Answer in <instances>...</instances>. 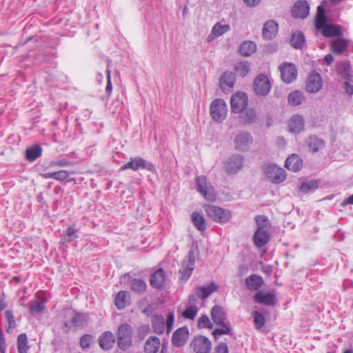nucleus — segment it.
I'll return each mask as SVG.
<instances>
[{"label": "nucleus", "instance_id": "nucleus-13", "mask_svg": "<svg viewBox=\"0 0 353 353\" xmlns=\"http://www.w3.org/2000/svg\"><path fill=\"white\" fill-rule=\"evenodd\" d=\"M194 268V252L190 250L188 256L184 259L182 266L179 270L181 279L187 281L192 275V271Z\"/></svg>", "mask_w": 353, "mask_h": 353}, {"label": "nucleus", "instance_id": "nucleus-4", "mask_svg": "<svg viewBox=\"0 0 353 353\" xmlns=\"http://www.w3.org/2000/svg\"><path fill=\"white\" fill-rule=\"evenodd\" d=\"M132 328L128 323L121 324L117 330V345L123 351L127 350L132 345Z\"/></svg>", "mask_w": 353, "mask_h": 353}, {"label": "nucleus", "instance_id": "nucleus-41", "mask_svg": "<svg viewBox=\"0 0 353 353\" xmlns=\"http://www.w3.org/2000/svg\"><path fill=\"white\" fill-rule=\"evenodd\" d=\"M235 72L241 77H245L250 71V63L247 61H242L235 64Z\"/></svg>", "mask_w": 353, "mask_h": 353}, {"label": "nucleus", "instance_id": "nucleus-57", "mask_svg": "<svg viewBox=\"0 0 353 353\" xmlns=\"http://www.w3.org/2000/svg\"><path fill=\"white\" fill-rule=\"evenodd\" d=\"M110 73L111 71L109 69V64L108 65V68L106 70V76H107V85L105 88V90L108 92V94H110L112 92V85L111 83V78H110Z\"/></svg>", "mask_w": 353, "mask_h": 353}, {"label": "nucleus", "instance_id": "nucleus-38", "mask_svg": "<svg viewBox=\"0 0 353 353\" xmlns=\"http://www.w3.org/2000/svg\"><path fill=\"white\" fill-rule=\"evenodd\" d=\"M42 154V148L39 145L26 149V157L30 162L34 161Z\"/></svg>", "mask_w": 353, "mask_h": 353}, {"label": "nucleus", "instance_id": "nucleus-8", "mask_svg": "<svg viewBox=\"0 0 353 353\" xmlns=\"http://www.w3.org/2000/svg\"><path fill=\"white\" fill-rule=\"evenodd\" d=\"M196 185L197 191L206 199L214 201L216 199L214 188L207 181V179L205 176L201 175L198 176L196 179Z\"/></svg>", "mask_w": 353, "mask_h": 353}, {"label": "nucleus", "instance_id": "nucleus-53", "mask_svg": "<svg viewBox=\"0 0 353 353\" xmlns=\"http://www.w3.org/2000/svg\"><path fill=\"white\" fill-rule=\"evenodd\" d=\"M65 238L66 241L69 242L72 241L75 239L78 238V235L77 234V230H75L74 226L68 227L66 230Z\"/></svg>", "mask_w": 353, "mask_h": 353}, {"label": "nucleus", "instance_id": "nucleus-61", "mask_svg": "<svg viewBox=\"0 0 353 353\" xmlns=\"http://www.w3.org/2000/svg\"><path fill=\"white\" fill-rule=\"evenodd\" d=\"M70 165V162L64 159L54 161L51 163V165H58L61 167H65Z\"/></svg>", "mask_w": 353, "mask_h": 353}, {"label": "nucleus", "instance_id": "nucleus-21", "mask_svg": "<svg viewBox=\"0 0 353 353\" xmlns=\"http://www.w3.org/2000/svg\"><path fill=\"white\" fill-rule=\"evenodd\" d=\"M188 329L186 327H182L174 332L172 337V343L175 347H181L185 344L188 339Z\"/></svg>", "mask_w": 353, "mask_h": 353}, {"label": "nucleus", "instance_id": "nucleus-6", "mask_svg": "<svg viewBox=\"0 0 353 353\" xmlns=\"http://www.w3.org/2000/svg\"><path fill=\"white\" fill-rule=\"evenodd\" d=\"M128 169H131L134 171H137L141 169H145L152 172L156 171L155 166L151 162L145 160L141 157L130 158V161L120 168V171H123Z\"/></svg>", "mask_w": 353, "mask_h": 353}, {"label": "nucleus", "instance_id": "nucleus-31", "mask_svg": "<svg viewBox=\"0 0 353 353\" xmlns=\"http://www.w3.org/2000/svg\"><path fill=\"white\" fill-rule=\"evenodd\" d=\"M240 120L245 125H251L256 122L257 114L254 108H245L242 112H240Z\"/></svg>", "mask_w": 353, "mask_h": 353}, {"label": "nucleus", "instance_id": "nucleus-64", "mask_svg": "<svg viewBox=\"0 0 353 353\" xmlns=\"http://www.w3.org/2000/svg\"><path fill=\"white\" fill-rule=\"evenodd\" d=\"M40 175L43 179H54V172L41 173Z\"/></svg>", "mask_w": 353, "mask_h": 353}, {"label": "nucleus", "instance_id": "nucleus-18", "mask_svg": "<svg viewBox=\"0 0 353 353\" xmlns=\"http://www.w3.org/2000/svg\"><path fill=\"white\" fill-rule=\"evenodd\" d=\"M322 87V79L321 75L312 72L310 74L306 83V90L310 93L317 92Z\"/></svg>", "mask_w": 353, "mask_h": 353}, {"label": "nucleus", "instance_id": "nucleus-25", "mask_svg": "<svg viewBox=\"0 0 353 353\" xmlns=\"http://www.w3.org/2000/svg\"><path fill=\"white\" fill-rule=\"evenodd\" d=\"M278 32V24L274 20L266 21L263 26L262 34L264 39L270 40L275 37Z\"/></svg>", "mask_w": 353, "mask_h": 353}, {"label": "nucleus", "instance_id": "nucleus-24", "mask_svg": "<svg viewBox=\"0 0 353 353\" xmlns=\"http://www.w3.org/2000/svg\"><path fill=\"white\" fill-rule=\"evenodd\" d=\"M349 43V40L338 37L332 40L330 44L331 50L335 54H341L345 52Z\"/></svg>", "mask_w": 353, "mask_h": 353}, {"label": "nucleus", "instance_id": "nucleus-33", "mask_svg": "<svg viewBox=\"0 0 353 353\" xmlns=\"http://www.w3.org/2000/svg\"><path fill=\"white\" fill-rule=\"evenodd\" d=\"M130 294L127 291L121 290L115 297L114 303L119 310H122L130 303Z\"/></svg>", "mask_w": 353, "mask_h": 353}, {"label": "nucleus", "instance_id": "nucleus-2", "mask_svg": "<svg viewBox=\"0 0 353 353\" xmlns=\"http://www.w3.org/2000/svg\"><path fill=\"white\" fill-rule=\"evenodd\" d=\"M174 321V312H169L166 319V323L163 316L161 314H154L152 319V325L154 332L157 334H162L166 326L167 333L169 334L172 329Z\"/></svg>", "mask_w": 353, "mask_h": 353}, {"label": "nucleus", "instance_id": "nucleus-35", "mask_svg": "<svg viewBox=\"0 0 353 353\" xmlns=\"http://www.w3.org/2000/svg\"><path fill=\"white\" fill-rule=\"evenodd\" d=\"M256 50V46L255 43L250 41H244L240 45L239 52L243 57H249L254 53Z\"/></svg>", "mask_w": 353, "mask_h": 353}, {"label": "nucleus", "instance_id": "nucleus-43", "mask_svg": "<svg viewBox=\"0 0 353 353\" xmlns=\"http://www.w3.org/2000/svg\"><path fill=\"white\" fill-rule=\"evenodd\" d=\"M192 221L194 225L200 231H203L206 228L205 221L202 215L194 212L192 214Z\"/></svg>", "mask_w": 353, "mask_h": 353}, {"label": "nucleus", "instance_id": "nucleus-34", "mask_svg": "<svg viewBox=\"0 0 353 353\" xmlns=\"http://www.w3.org/2000/svg\"><path fill=\"white\" fill-rule=\"evenodd\" d=\"M290 43L294 48L301 49L305 43V38L303 33L301 31L292 33Z\"/></svg>", "mask_w": 353, "mask_h": 353}, {"label": "nucleus", "instance_id": "nucleus-60", "mask_svg": "<svg viewBox=\"0 0 353 353\" xmlns=\"http://www.w3.org/2000/svg\"><path fill=\"white\" fill-rule=\"evenodd\" d=\"M6 349V343L4 338V335L1 328L0 327V352L5 353Z\"/></svg>", "mask_w": 353, "mask_h": 353}, {"label": "nucleus", "instance_id": "nucleus-54", "mask_svg": "<svg viewBox=\"0 0 353 353\" xmlns=\"http://www.w3.org/2000/svg\"><path fill=\"white\" fill-rule=\"evenodd\" d=\"M198 325L200 327L212 328V324L207 315H202L198 320Z\"/></svg>", "mask_w": 353, "mask_h": 353}, {"label": "nucleus", "instance_id": "nucleus-3", "mask_svg": "<svg viewBox=\"0 0 353 353\" xmlns=\"http://www.w3.org/2000/svg\"><path fill=\"white\" fill-rule=\"evenodd\" d=\"M262 169L266 178L272 183H281L286 179L285 170L274 163H264Z\"/></svg>", "mask_w": 353, "mask_h": 353}, {"label": "nucleus", "instance_id": "nucleus-26", "mask_svg": "<svg viewBox=\"0 0 353 353\" xmlns=\"http://www.w3.org/2000/svg\"><path fill=\"white\" fill-rule=\"evenodd\" d=\"M115 343V338L114 334L110 332L107 331L103 332L99 339V346L103 350H109L112 347Z\"/></svg>", "mask_w": 353, "mask_h": 353}, {"label": "nucleus", "instance_id": "nucleus-47", "mask_svg": "<svg viewBox=\"0 0 353 353\" xmlns=\"http://www.w3.org/2000/svg\"><path fill=\"white\" fill-rule=\"evenodd\" d=\"M46 308L45 301L40 299L34 300L30 305V312L34 314L43 312Z\"/></svg>", "mask_w": 353, "mask_h": 353}, {"label": "nucleus", "instance_id": "nucleus-12", "mask_svg": "<svg viewBox=\"0 0 353 353\" xmlns=\"http://www.w3.org/2000/svg\"><path fill=\"white\" fill-rule=\"evenodd\" d=\"M315 27L325 37L334 38L341 37L343 34L340 26L329 23L327 21Z\"/></svg>", "mask_w": 353, "mask_h": 353}, {"label": "nucleus", "instance_id": "nucleus-20", "mask_svg": "<svg viewBox=\"0 0 353 353\" xmlns=\"http://www.w3.org/2000/svg\"><path fill=\"white\" fill-rule=\"evenodd\" d=\"M218 289L217 285L212 282L210 285L198 287L195 291V295L190 296V301H196L195 296L204 300L208 298L212 292Z\"/></svg>", "mask_w": 353, "mask_h": 353}, {"label": "nucleus", "instance_id": "nucleus-62", "mask_svg": "<svg viewBox=\"0 0 353 353\" xmlns=\"http://www.w3.org/2000/svg\"><path fill=\"white\" fill-rule=\"evenodd\" d=\"M243 1L247 6L250 7V8H254V7L257 6L261 1V0H243Z\"/></svg>", "mask_w": 353, "mask_h": 353}, {"label": "nucleus", "instance_id": "nucleus-19", "mask_svg": "<svg viewBox=\"0 0 353 353\" xmlns=\"http://www.w3.org/2000/svg\"><path fill=\"white\" fill-rule=\"evenodd\" d=\"M254 299L255 302L268 306H273L276 305L277 301L275 294L272 292L265 293L262 290L258 291Z\"/></svg>", "mask_w": 353, "mask_h": 353}, {"label": "nucleus", "instance_id": "nucleus-59", "mask_svg": "<svg viewBox=\"0 0 353 353\" xmlns=\"http://www.w3.org/2000/svg\"><path fill=\"white\" fill-rule=\"evenodd\" d=\"M216 353H228V347L225 343H220L215 347Z\"/></svg>", "mask_w": 353, "mask_h": 353}, {"label": "nucleus", "instance_id": "nucleus-50", "mask_svg": "<svg viewBox=\"0 0 353 353\" xmlns=\"http://www.w3.org/2000/svg\"><path fill=\"white\" fill-rule=\"evenodd\" d=\"M218 325L221 326L220 328H216L213 331V335L214 337L217 336H221L223 334H230L232 327L229 323H223V324H219Z\"/></svg>", "mask_w": 353, "mask_h": 353}, {"label": "nucleus", "instance_id": "nucleus-32", "mask_svg": "<svg viewBox=\"0 0 353 353\" xmlns=\"http://www.w3.org/2000/svg\"><path fill=\"white\" fill-rule=\"evenodd\" d=\"M211 316L216 325L223 324L226 319V314L220 305H215L211 310Z\"/></svg>", "mask_w": 353, "mask_h": 353}, {"label": "nucleus", "instance_id": "nucleus-45", "mask_svg": "<svg viewBox=\"0 0 353 353\" xmlns=\"http://www.w3.org/2000/svg\"><path fill=\"white\" fill-rule=\"evenodd\" d=\"M88 316L85 313H77L72 318V322L75 327H82L88 323Z\"/></svg>", "mask_w": 353, "mask_h": 353}, {"label": "nucleus", "instance_id": "nucleus-51", "mask_svg": "<svg viewBox=\"0 0 353 353\" xmlns=\"http://www.w3.org/2000/svg\"><path fill=\"white\" fill-rule=\"evenodd\" d=\"M339 72L345 80H351L352 75L350 74V65L348 62L341 63L339 68Z\"/></svg>", "mask_w": 353, "mask_h": 353}, {"label": "nucleus", "instance_id": "nucleus-52", "mask_svg": "<svg viewBox=\"0 0 353 353\" xmlns=\"http://www.w3.org/2000/svg\"><path fill=\"white\" fill-rule=\"evenodd\" d=\"M198 312V308L196 305L188 306L183 312V316L188 319H194Z\"/></svg>", "mask_w": 353, "mask_h": 353}, {"label": "nucleus", "instance_id": "nucleus-23", "mask_svg": "<svg viewBox=\"0 0 353 353\" xmlns=\"http://www.w3.org/2000/svg\"><path fill=\"white\" fill-rule=\"evenodd\" d=\"M309 11L310 6L305 1H298L292 9V15L295 18L305 19L307 17Z\"/></svg>", "mask_w": 353, "mask_h": 353}, {"label": "nucleus", "instance_id": "nucleus-39", "mask_svg": "<svg viewBox=\"0 0 353 353\" xmlns=\"http://www.w3.org/2000/svg\"><path fill=\"white\" fill-rule=\"evenodd\" d=\"M230 30V26L229 24L222 25L220 23H216L212 28L211 33L209 37L216 38L219 36L223 35L228 31Z\"/></svg>", "mask_w": 353, "mask_h": 353}, {"label": "nucleus", "instance_id": "nucleus-7", "mask_svg": "<svg viewBox=\"0 0 353 353\" xmlns=\"http://www.w3.org/2000/svg\"><path fill=\"white\" fill-rule=\"evenodd\" d=\"M228 106L223 99H216L210 105V114L216 122H222L226 118Z\"/></svg>", "mask_w": 353, "mask_h": 353}, {"label": "nucleus", "instance_id": "nucleus-29", "mask_svg": "<svg viewBox=\"0 0 353 353\" xmlns=\"http://www.w3.org/2000/svg\"><path fill=\"white\" fill-rule=\"evenodd\" d=\"M161 347V341L156 336H150L144 345L145 353H157Z\"/></svg>", "mask_w": 353, "mask_h": 353}, {"label": "nucleus", "instance_id": "nucleus-28", "mask_svg": "<svg viewBox=\"0 0 353 353\" xmlns=\"http://www.w3.org/2000/svg\"><path fill=\"white\" fill-rule=\"evenodd\" d=\"M165 279V273L162 268H159L156 270L151 276H150V285L157 289H160L162 288Z\"/></svg>", "mask_w": 353, "mask_h": 353}, {"label": "nucleus", "instance_id": "nucleus-17", "mask_svg": "<svg viewBox=\"0 0 353 353\" xmlns=\"http://www.w3.org/2000/svg\"><path fill=\"white\" fill-rule=\"evenodd\" d=\"M236 81L235 74L232 72H223L219 79V85L222 92L226 93L230 92Z\"/></svg>", "mask_w": 353, "mask_h": 353}, {"label": "nucleus", "instance_id": "nucleus-37", "mask_svg": "<svg viewBox=\"0 0 353 353\" xmlns=\"http://www.w3.org/2000/svg\"><path fill=\"white\" fill-rule=\"evenodd\" d=\"M6 323L5 325L6 331L10 334L17 327V323L14 319L12 311L7 310L4 312Z\"/></svg>", "mask_w": 353, "mask_h": 353}, {"label": "nucleus", "instance_id": "nucleus-10", "mask_svg": "<svg viewBox=\"0 0 353 353\" xmlns=\"http://www.w3.org/2000/svg\"><path fill=\"white\" fill-rule=\"evenodd\" d=\"M254 90L258 96H267L271 90V83L268 77L260 74L256 76L254 81Z\"/></svg>", "mask_w": 353, "mask_h": 353}, {"label": "nucleus", "instance_id": "nucleus-56", "mask_svg": "<svg viewBox=\"0 0 353 353\" xmlns=\"http://www.w3.org/2000/svg\"><path fill=\"white\" fill-rule=\"evenodd\" d=\"M70 176V172L66 170L54 172V179L59 181L65 180Z\"/></svg>", "mask_w": 353, "mask_h": 353}, {"label": "nucleus", "instance_id": "nucleus-22", "mask_svg": "<svg viewBox=\"0 0 353 353\" xmlns=\"http://www.w3.org/2000/svg\"><path fill=\"white\" fill-rule=\"evenodd\" d=\"M305 121L302 116L296 114L292 116L288 121L290 132L297 134L304 130Z\"/></svg>", "mask_w": 353, "mask_h": 353}, {"label": "nucleus", "instance_id": "nucleus-36", "mask_svg": "<svg viewBox=\"0 0 353 353\" xmlns=\"http://www.w3.org/2000/svg\"><path fill=\"white\" fill-rule=\"evenodd\" d=\"M307 146L313 152H316L324 147V141L316 136H311L307 141Z\"/></svg>", "mask_w": 353, "mask_h": 353}, {"label": "nucleus", "instance_id": "nucleus-49", "mask_svg": "<svg viewBox=\"0 0 353 353\" xmlns=\"http://www.w3.org/2000/svg\"><path fill=\"white\" fill-rule=\"evenodd\" d=\"M252 316L254 317V323L255 327L257 330H260L264 326L265 323V319L264 315L258 311H254L252 312Z\"/></svg>", "mask_w": 353, "mask_h": 353}, {"label": "nucleus", "instance_id": "nucleus-30", "mask_svg": "<svg viewBox=\"0 0 353 353\" xmlns=\"http://www.w3.org/2000/svg\"><path fill=\"white\" fill-rule=\"evenodd\" d=\"M303 166V160L295 154L290 155L285 161V167L293 172L299 171Z\"/></svg>", "mask_w": 353, "mask_h": 353}, {"label": "nucleus", "instance_id": "nucleus-46", "mask_svg": "<svg viewBox=\"0 0 353 353\" xmlns=\"http://www.w3.org/2000/svg\"><path fill=\"white\" fill-rule=\"evenodd\" d=\"M318 186V182L315 180H312L310 181L303 182L299 187V190L303 193H308L316 190Z\"/></svg>", "mask_w": 353, "mask_h": 353}, {"label": "nucleus", "instance_id": "nucleus-48", "mask_svg": "<svg viewBox=\"0 0 353 353\" xmlns=\"http://www.w3.org/2000/svg\"><path fill=\"white\" fill-rule=\"evenodd\" d=\"M327 17L325 15V8L323 6L320 5L317 7V14L315 19V26L326 22Z\"/></svg>", "mask_w": 353, "mask_h": 353}, {"label": "nucleus", "instance_id": "nucleus-44", "mask_svg": "<svg viewBox=\"0 0 353 353\" xmlns=\"http://www.w3.org/2000/svg\"><path fill=\"white\" fill-rule=\"evenodd\" d=\"M17 349L19 353H28L29 346L28 345V336L26 334H20L17 337Z\"/></svg>", "mask_w": 353, "mask_h": 353}, {"label": "nucleus", "instance_id": "nucleus-15", "mask_svg": "<svg viewBox=\"0 0 353 353\" xmlns=\"http://www.w3.org/2000/svg\"><path fill=\"white\" fill-rule=\"evenodd\" d=\"M243 167V157L239 154L231 156L225 163V171L228 174H236Z\"/></svg>", "mask_w": 353, "mask_h": 353}, {"label": "nucleus", "instance_id": "nucleus-55", "mask_svg": "<svg viewBox=\"0 0 353 353\" xmlns=\"http://www.w3.org/2000/svg\"><path fill=\"white\" fill-rule=\"evenodd\" d=\"M92 336L90 334H84L80 339V345L83 349H87L90 347Z\"/></svg>", "mask_w": 353, "mask_h": 353}, {"label": "nucleus", "instance_id": "nucleus-1", "mask_svg": "<svg viewBox=\"0 0 353 353\" xmlns=\"http://www.w3.org/2000/svg\"><path fill=\"white\" fill-rule=\"evenodd\" d=\"M256 223L257 229L253 236L254 245L260 248L265 245L270 241V235L268 232L269 223L268 217L263 215L256 216Z\"/></svg>", "mask_w": 353, "mask_h": 353}, {"label": "nucleus", "instance_id": "nucleus-11", "mask_svg": "<svg viewBox=\"0 0 353 353\" xmlns=\"http://www.w3.org/2000/svg\"><path fill=\"white\" fill-rule=\"evenodd\" d=\"M248 99L245 93L237 92L230 99L231 110L233 113L242 112L248 106Z\"/></svg>", "mask_w": 353, "mask_h": 353}, {"label": "nucleus", "instance_id": "nucleus-42", "mask_svg": "<svg viewBox=\"0 0 353 353\" xmlns=\"http://www.w3.org/2000/svg\"><path fill=\"white\" fill-rule=\"evenodd\" d=\"M304 100V95L300 91H293L288 96V102L292 106L300 105Z\"/></svg>", "mask_w": 353, "mask_h": 353}, {"label": "nucleus", "instance_id": "nucleus-40", "mask_svg": "<svg viewBox=\"0 0 353 353\" xmlns=\"http://www.w3.org/2000/svg\"><path fill=\"white\" fill-rule=\"evenodd\" d=\"M147 289L146 283L141 279H133L131 281V290L139 294H143Z\"/></svg>", "mask_w": 353, "mask_h": 353}, {"label": "nucleus", "instance_id": "nucleus-9", "mask_svg": "<svg viewBox=\"0 0 353 353\" xmlns=\"http://www.w3.org/2000/svg\"><path fill=\"white\" fill-rule=\"evenodd\" d=\"M252 134L247 131H241L235 136L234 143V148L241 152L248 151L252 144Z\"/></svg>", "mask_w": 353, "mask_h": 353}, {"label": "nucleus", "instance_id": "nucleus-16", "mask_svg": "<svg viewBox=\"0 0 353 353\" xmlns=\"http://www.w3.org/2000/svg\"><path fill=\"white\" fill-rule=\"evenodd\" d=\"M193 350L196 353H210L212 343L208 338L204 336L196 337L192 343Z\"/></svg>", "mask_w": 353, "mask_h": 353}, {"label": "nucleus", "instance_id": "nucleus-63", "mask_svg": "<svg viewBox=\"0 0 353 353\" xmlns=\"http://www.w3.org/2000/svg\"><path fill=\"white\" fill-rule=\"evenodd\" d=\"M348 81L349 80H345L344 83V89L347 94L352 95L353 94V85H351Z\"/></svg>", "mask_w": 353, "mask_h": 353}, {"label": "nucleus", "instance_id": "nucleus-58", "mask_svg": "<svg viewBox=\"0 0 353 353\" xmlns=\"http://www.w3.org/2000/svg\"><path fill=\"white\" fill-rule=\"evenodd\" d=\"M150 332V327L149 325H143L139 327L138 330V335L139 337L143 338L145 335L149 334Z\"/></svg>", "mask_w": 353, "mask_h": 353}, {"label": "nucleus", "instance_id": "nucleus-5", "mask_svg": "<svg viewBox=\"0 0 353 353\" xmlns=\"http://www.w3.org/2000/svg\"><path fill=\"white\" fill-rule=\"evenodd\" d=\"M205 212L214 221L221 223L228 222L231 217L229 210L213 205H207Z\"/></svg>", "mask_w": 353, "mask_h": 353}, {"label": "nucleus", "instance_id": "nucleus-27", "mask_svg": "<svg viewBox=\"0 0 353 353\" xmlns=\"http://www.w3.org/2000/svg\"><path fill=\"white\" fill-rule=\"evenodd\" d=\"M263 284V278L258 274H251L245 279V285L250 291L259 290Z\"/></svg>", "mask_w": 353, "mask_h": 353}, {"label": "nucleus", "instance_id": "nucleus-14", "mask_svg": "<svg viewBox=\"0 0 353 353\" xmlns=\"http://www.w3.org/2000/svg\"><path fill=\"white\" fill-rule=\"evenodd\" d=\"M282 80L286 83L294 81L298 75L296 65L292 63H285L279 66Z\"/></svg>", "mask_w": 353, "mask_h": 353}]
</instances>
